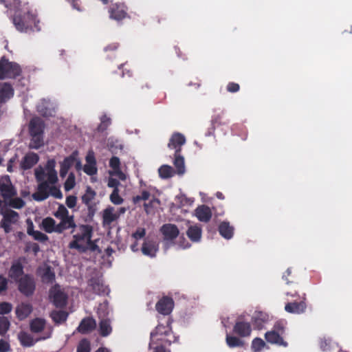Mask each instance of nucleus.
I'll list each match as a JSON object with an SVG mask.
<instances>
[{"label":"nucleus","mask_w":352,"mask_h":352,"mask_svg":"<svg viewBox=\"0 0 352 352\" xmlns=\"http://www.w3.org/2000/svg\"><path fill=\"white\" fill-rule=\"evenodd\" d=\"M10 350L9 342L3 339H0V352H9Z\"/></svg>","instance_id":"338daca9"},{"label":"nucleus","mask_w":352,"mask_h":352,"mask_svg":"<svg viewBox=\"0 0 352 352\" xmlns=\"http://www.w3.org/2000/svg\"><path fill=\"white\" fill-rule=\"evenodd\" d=\"M39 157L36 153H32L26 155L21 164V168L28 170L33 167L38 162Z\"/></svg>","instance_id":"7c9ffc66"},{"label":"nucleus","mask_w":352,"mask_h":352,"mask_svg":"<svg viewBox=\"0 0 352 352\" xmlns=\"http://www.w3.org/2000/svg\"><path fill=\"white\" fill-rule=\"evenodd\" d=\"M46 325V321L41 318H36L32 320L30 322V329L31 332L38 333L42 332Z\"/></svg>","instance_id":"473e14b6"},{"label":"nucleus","mask_w":352,"mask_h":352,"mask_svg":"<svg viewBox=\"0 0 352 352\" xmlns=\"http://www.w3.org/2000/svg\"><path fill=\"white\" fill-rule=\"evenodd\" d=\"M229 122H229L228 119L224 118L223 113L222 114L219 113L217 115H214L211 120L212 126L210 129H209V131L207 135H210L211 134H213L214 131L215 130V128L217 126H219L221 125H226V124H228Z\"/></svg>","instance_id":"c85d7f7f"},{"label":"nucleus","mask_w":352,"mask_h":352,"mask_svg":"<svg viewBox=\"0 0 352 352\" xmlns=\"http://www.w3.org/2000/svg\"><path fill=\"white\" fill-rule=\"evenodd\" d=\"M88 285L91 288L94 293L98 295H104L109 293V289L106 287L102 279L99 277H92L88 281Z\"/></svg>","instance_id":"6ab92c4d"},{"label":"nucleus","mask_w":352,"mask_h":352,"mask_svg":"<svg viewBox=\"0 0 352 352\" xmlns=\"http://www.w3.org/2000/svg\"><path fill=\"white\" fill-rule=\"evenodd\" d=\"M0 192L5 199L11 198L16 195V190L9 177L7 176L0 179Z\"/></svg>","instance_id":"a211bd4d"},{"label":"nucleus","mask_w":352,"mask_h":352,"mask_svg":"<svg viewBox=\"0 0 352 352\" xmlns=\"http://www.w3.org/2000/svg\"><path fill=\"white\" fill-rule=\"evenodd\" d=\"M54 216L58 219H67L70 218L68 210L63 204L59 205L57 210L54 213Z\"/></svg>","instance_id":"a18cd8bd"},{"label":"nucleus","mask_w":352,"mask_h":352,"mask_svg":"<svg viewBox=\"0 0 352 352\" xmlns=\"http://www.w3.org/2000/svg\"><path fill=\"white\" fill-rule=\"evenodd\" d=\"M160 232L164 236V240L170 242H173L179 235L177 226L172 223L164 224L160 228Z\"/></svg>","instance_id":"ddd939ff"},{"label":"nucleus","mask_w":352,"mask_h":352,"mask_svg":"<svg viewBox=\"0 0 352 352\" xmlns=\"http://www.w3.org/2000/svg\"><path fill=\"white\" fill-rule=\"evenodd\" d=\"M268 320V315L263 311H255L252 317V322L255 329H263L264 324Z\"/></svg>","instance_id":"a878e982"},{"label":"nucleus","mask_w":352,"mask_h":352,"mask_svg":"<svg viewBox=\"0 0 352 352\" xmlns=\"http://www.w3.org/2000/svg\"><path fill=\"white\" fill-rule=\"evenodd\" d=\"M8 279L3 275H0V294L8 289Z\"/></svg>","instance_id":"69168bd1"},{"label":"nucleus","mask_w":352,"mask_h":352,"mask_svg":"<svg viewBox=\"0 0 352 352\" xmlns=\"http://www.w3.org/2000/svg\"><path fill=\"white\" fill-rule=\"evenodd\" d=\"M75 184V175L73 173H70L64 184V188L65 191H69L74 188Z\"/></svg>","instance_id":"3c124183"},{"label":"nucleus","mask_w":352,"mask_h":352,"mask_svg":"<svg viewBox=\"0 0 352 352\" xmlns=\"http://www.w3.org/2000/svg\"><path fill=\"white\" fill-rule=\"evenodd\" d=\"M32 306L30 304L22 303L17 306L16 309V314L17 318L20 320H24L32 312Z\"/></svg>","instance_id":"72a5a7b5"},{"label":"nucleus","mask_w":352,"mask_h":352,"mask_svg":"<svg viewBox=\"0 0 352 352\" xmlns=\"http://www.w3.org/2000/svg\"><path fill=\"white\" fill-rule=\"evenodd\" d=\"M48 192L49 196L52 195L56 199H61L63 197V194L60 188L54 186V184H52V186L49 185Z\"/></svg>","instance_id":"5fc2aeb1"},{"label":"nucleus","mask_w":352,"mask_h":352,"mask_svg":"<svg viewBox=\"0 0 352 352\" xmlns=\"http://www.w3.org/2000/svg\"><path fill=\"white\" fill-rule=\"evenodd\" d=\"M54 167H55V161L54 160H49L45 166V169L47 170L48 182L51 184H55L58 182L57 173H56Z\"/></svg>","instance_id":"2f4dec72"},{"label":"nucleus","mask_w":352,"mask_h":352,"mask_svg":"<svg viewBox=\"0 0 352 352\" xmlns=\"http://www.w3.org/2000/svg\"><path fill=\"white\" fill-rule=\"evenodd\" d=\"M96 195V192L90 186H87L85 193L82 196V203L85 204H90Z\"/></svg>","instance_id":"c03bdc74"},{"label":"nucleus","mask_w":352,"mask_h":352,"mask_svg":"<svg viewBox=\"0 0 352 352\" xmlns=\"http://www.w3.org/2000/svg\"><path fill=\"white\" fill-rule=\"evenodd\" d=\"M109 166L116 173L123 175V173L120 170V161L118 157L113 156L110 159Z\"/></svg>","instance_id":"8fccbe9b"},{"label":"nucleus","mask_w":352,"mask_h":352,"mask_svg":"<svg viewBox=\"0 0 352 352\" xmlns=\"http://www.w3.org/2000/svg\"><path fill=\"white\" fill-rule=\"evenodd\" d=\"M10 206L14 208L20 209L25 206V201L19 197H16L10 199Z\"/></svg>","instance_id":"6e6d98bb"},{"label":"nucleus","mask_w":352,"mask_h":352,"mask_svg":"<svg viewBox=\"0 0 352 352\" xmlns=\"http://www.w3.org/2000/svg\"><path fill=\"white\" fill-rule=\"evenodd\" d=\"M174 300L168 296H164L160 298L155 305L157 311L163 315L168 316L174 308Z\"/></svg>","instance_id":"f8f14e48"},{"label":"nucleus","mask_w":352,"mask_h":352,"mask_svg":"<svg viewBox=\"0 0 352 352\" xmlns=\"http://www.w3.org/2000/svg\"><path fill=\"white\" fill-rule=\"evenodd\" d=\"M186 234L188 237L193 242H197L201 237V228L198 226H190Z\"/></svg>","instance_id":"c9c22d12"},{"label":"nucleus","mask_w":352,"mask_h":352,"mask_svg":"<svg viewBox=\"0 0 352 352\" xmlns=\"http://www.w3.org/2000/svg\"><path fill=\"white\" fill-rule=\"evenodd\" d=\"M77 197L74 195H69L66 197L65 204L69 208H73L76 206Z\"/></svg>","instance_id":"680f3d73"},{"label":"nucleus","mask_w":352,"mask_h":352,"mask_svg":"<svg viewBox=\"0 0 352 352\" xmlns=\"http://www.w3.org/2000/svg\"><path fill=\"white\" fill-rule=\"evenodd\" d=\"M111 119L109 117H107L106 115H103L100 118V123L97 127V131L98 132L104 131L105 130H107V129L111 124Z\"/></svg>","instance_id":"de8ad7c7"},{"label":"nucleus","mask_w":352,"mask_h":352,"mask_svg":"<svg viewBox=\"0 0 352 352\" xmlns=\"http://www.w3.org/2000/svg\"><path fill=\"white\" fill-rule=\"evenodd\" d=\"M32 236L34 240L41 243H44L48 240L47 235L38 230H36Z\"/></svg>","instance_id":"13d9d810"},{"label":"nucleus","mask_w":352,"mask_h":352,"mask_svg":"<svg viewBox=\"0 0 352 352\" xmlns=\"http://www.w3.org/2000/svg\"><path fill=\"white\" fill-rule=\"evenodd\" d=\"M96 328V321L91 317L84 318L80 322L77 331L82 334H87Z\"/></svg>","instance_id":"aec40b11"},{"label":"nucleus","mask_w":352,"mask_h":352,"mask_svg":"<svg viewBox=\"0 0 352 352\" xmlns=\"http://www.w3.org/2000/svg\"><path fill=\"white\" fill-rule=\"evenodd\" d=\"M38 272L43 283L49 284L54 281L55 273L50 266L47 265L43 268H39Z\"/></svg>","instance_id":"b1692460"},{"label":"nucleus","mask_w":352,"mask_h":352,"mask_svg":"<svg viewBox=\"0 0 352 352\" xmlns=\"http://www.w3.org/2000/svg\"><path fill=\"white\" fill-rule=\"evenodd\" d=\"M14 95L12 86L8 82L0 83V103L6 102Z\"/></svg>","instance_id":"393cba45"},{"label":"nucleus","mask_w":352,"mask_h":352,"mask_svg":"<svg viewBox=\"0 0 352 352\" xmlns=\"http://www.w3.org/2000/svg\"><path fill=\"white\" fill-rule=\"evenodd\" d=\"M50 316L53 321L56 324H60L65 322L68 317V313L65 311H54Z\"/></svg>","instance_id":"58836bf2"},{"label":"nucleus","mask_w":352,"mask_h":352,"mask_svg":"<svg viewBox=\"0 0 352 352\" xmlns=\"http://www.w3.org/2000/svg\"><path fill=\"white\" fill-rule=\"evenodd\" d=\"M155 203L160 204V200L158 199L153 197L148 203L144 204V211L146 214L151 213V208H153V205Z\"/></svg>","instance_id":"bf43d9fd"},{"label":"nucleus","mask_w":352,"mask_h":352,"mask_svg":"<svg viewBox=\"0 0 352 352\" xmlns=\"http://www.w3.org/2000/svg\"><path fill=\"white\" fill-rule=\"evenodd\" d=\"M240 89V86L238 83L230 82L226 87V90L230 93H236Z\"/></svg>","instance_id":"e2e57ef3"},{"label":"nucleus","mask_w":352,"mask_h":352,"mask_svg":"<svg viewBox=\"0 0 352 352\" xmlns=\"http://www.w3.org/2000/svg\"><path fill=\"white\" fill-rule=\"evenodd\" d=\"M76 233L73 235L74 240L69 243V248L76 249L79 252H86L88 248L86 245L80 244V241H86L87 243H92L93 228L90 225H79L75 228Z\"/></svg>","instance_id":"f03ea898"},{"label":"nucleus","mask_w":352,"mask_h":352,"mask_svg":"<svg viewBox=\"0 0 352 352\" xmlns=\"http://www.w3.org/2000/svg\"><path fill=\"white\" fill-rule=\"evenodd\" d=\"M12 22L17 30L27 32L32 29V25L36 23V15L30 9L28 5H24L15 10L12 17Z\"/></svg>","instance_id":"f257e3e1"},{"label":"nucleus","mask_w":352,"mask_h":352,"mask_svg":"<svg viewBox=\"0 0 352 352\" xmlns=\"http://www.w3.org/2000/svg\"><path fill=\"white\" fill-rule=\"evenodd\" d=\"M233 332L242 338L248 337L252 332L251 324L249 322L243 321L241 317H239L233 327Z\"/></svg>","instance_id":"2eb2a0df"},{"label":"nucleus","mask_w":352,"mask_h":352,"mask_svg":"<svg viewBox=\"0 0 352 352\" xmlns=\"http://www.w3.org/2000/svg\"><path fill=\"white\" fill-rule=\"evenodd\" d=\"M3 219L0 223V226L4 230L6 233L12 231V224H16L19 219V214L17 212L8 209L2 212Z\"/></svg>","instance_id":"1a4fd4ad"},{"label":"nucleus","mask_w":352,"mask_h":352,"mask_svg":"<svg viewBox=\"0 0 352 352\" xmlns=\"http://www.w3.org/2000/svg\"><path fill=\"white\" fill-rule=\"evenodd\" d=\"M195 216L201 222L208 223L212 218V211L206 205L199 206L195 209Z\"/></svg>","instance_id":"5701e85b"},{"label":"nucleus","mask_w":352,"mask_h":352,"mask_svg":"<svg viewBox=\"0 0 352 352\" xmlns=\"http://www.w3.org/2000/svg\"><path fill=\"white\" fill-rule=\"evenodd\" d=\"M35 178L38 182L37 191L32 194V198L37 201H42L49 197V184L47 171L42 168L35 170Z\"/></svg>","instance_id":"20e7f679"},{"label":"nucleus","mask_w":352,"mask_h":352,"mask_svg":"<svg viewBox=\"0 0 352 352\" xmlns=\"http://www.w3.org/2000/svg\"><path fill=\"white\" fill-rule=\"evenodd\" d=\"M49 296L56 307L63 308L67 304V296L60 290L58 285H54L50 289Z\"/></svg>","instance_id":"9b49d317"},{"label":"nucleus","mask_w":352,"mask_h":352,"mask_svg":"<svg viewBox=\"0 0 352 352\" xmlns=\"http://www.w3.org/2000/svg\"><path fill=\"white\" fill-rule=\"evenodd\" d=\"M172 333L170 322L169 320L167 321V324L166 326L162 324H159L155 327V329L151 333V342L150 345L153 344L155 340H161L167 343L168 345L170 344L171 341L168 339H165L163 336H168Z\"/></svg>","instance_id":"6e6552de"},{"label":"nucleus","mask_w":352,"mask_h":352,"mask_svg":"<svg viewBox=\"0 0 352 352\" xmlns=\"http://www.w3.org/2000/svg\"><path fill=\"white\" fill-rule=\"evenodd\" d=\"M110 18L116 21L124 19L126 15V8L124 3H113L109 10Z\"/></svg>","instance_id":"f3484780"},{"label":"nucleus","mask_w":352,"mask_h":352,"mask_svg":"<svg viewBox=\"0 0 352 352\" xmlns=\"http://www.w3.org/2000/svg\"><path fill=\"white\" fill-rule=\"evenodd\" d=\"M23 261L24 258H19L12 263L8 272V278L11 281L16 283L23 275L26 274L24 272Z\"/></svg>","instance_id":"9d476101"},{"label":"nucleus","mask_w":352,"mask_h":352,"mask_svg":"<svg viewBox=\"0 0 352 352\" xmlns=\"http://www.w3.org/2000/svg\"><path fill=\"white\" fill-rule=\"evenodd\" d=\"M265 345V342L259 338H256L252 340V349L254 352L260 351Z\"/></svg>","instance_id":"603ef678"},{"label":"nucleus","mask_w":352,"mask_h":352,"mask_svg":"<svg viewBox=\"0 0 352 352\" xmlns=\"http://www.w3.org/2000/svg\"><path fill=\"white\" fill-rule=\"evenodd\" d=\"M43 227L46 232H56V224L55 220L52 217H47L43 220Z\"/></svg>","instance_id":"ea45409f"},{"label":"nucleus","mask_w":352,"mask_h":352,"mask_svg":"<svg viewBox=\"0 0 352 352\" xmlns=\"http://www.w3.org/2000/svg\"><path fill=\"white\" fill-rule=\"evenodd\" d=\"M50 337V333L47 336L43 337V338H39L34 340L32 336L25 331H21L18 335V339L20 342V344L24 347H31L34 346L37 341L41 340V339L45 340L49 338Z\"/></svg>","instance_id":"412c9836"},{"label":"nucleus","mask_w":352,"mask_h":352,"mask_svg":"<svg viewBox=\"0 0 352 352\" xmlns=\"http://www.w3.org/2000/svg\"><path fill=\"white\" fill-rule=\"evenodd\" d=\"M158 250V245L153 241H146L143 243L142 252L144 255L155 257Z\"/></svg>","instance_id":"bb28decb"},{"label":"nucleus","mask_w":352,"mask_h":352,"mask_svg":"<svg viewBox=\"0 0 352 352\" xmlns=\"http://www.w3.org/2000/svg\"><path fill=\"white\" fill-rule=\"evenodd\" d=\"M120 217V214L113 212V208L109 207L104 210L102 214V223L109 226Z\"/></svg>","instance_id":"c756f323"},{"label":"nucleus","mask_w":352,"mask_h":352,"mask_svg":"<svg viewBox=\"0 0 352 352\" xmlns=\"http://www.w3.org/2000/svg\"><path fill=\"white\" fill-rule=\"evenodd\" d=\"M21 69L20 66L13 62H10L5 57L0 60V79L15 78L20 76Z\"/></svg>","instance_id":"423d86ee"},{"label":"nucleus","mask_w":352,"mask_h":352,"mask_svg":"<svg viewBox=\"0 0 352 352\" xmlns=\"http://www.w3.org/2000/svg\"><path fill=\"white\" fill-rule=\"evenodd\" d=\"M151 197V193L147 190H142L140 195L133 197L132 201L134 204H140L142 201H146Z\"/></svg>","instance_id":"49530a36"},{"label":"nucleus","mask_w":352,"mask_h":352,"mask_svg":"<svg viewBox=\"0 0 352 352\" xmlns=\"http://www.w3.org/2000/svg\"><path fill=\"white\" fill-rule=\"evenodd\" d=\"M306 298L304 294L299 302L294 301L287 303L285 305V310L287 313L293 314H302L307 309Z\"/></svg>","instance_id":"4468645a"},{"label":"nucleus","mask_w":352,"mask_h":352,"mask_svg":"<svg viewBox=\"0 0 352 352\" xmlns=\"http://www.w3.org/2000/svg\"><path fill=\"white\" fill-rule=\"evenodd\" d=\"M15 283L19 292L26 297L32 296L36 290V281L32 274L23 275Z\"/></svg>","instance_id":"0eeeda50"},{"label":"nucleus","mask_w":352,"mask_h":352,"mask_svg":"<svg viewBox=\"0 0 352 352\" xmlns=\"http://www.w3.org/2000/svg\"><path fill=\"white\" fill-rule=\"evenodd\" d=\"M90 342L86 338L82 339L77 346V352H90Z\"/></svg>","instance_id":"09e8293b"},{"label":"nucleus","mask_w":352,"mask_h":352,"mask_svg":"<svg viewBox=\"0 0 352 352\" xmlns=\"http://www.w3.org/2000/svg\"><path fill=\"white\" fill-rule=\"evenodd\" d=\"M12 309V306L10 302H3L0 303V315L9 314Z\"/></svg>","instance_id":"4d7b16f0"},{"label":"nucleus","mask_w":352,"mask_h":352,"mask_svg":"<svg viewBox=\"0 0 352 352\" xmlns=\"http://www.w3.org/2000/svg\"><path fill=\"white\" fill-rule=\"evenodd\" d=\"M112 327L111 326V321L109 319H102L99 322V333L102 337H107L111 334Z\"/></svg>","instance_id":"e433bc0d"},{"label":"nucleus","mask_w":352,"mask_h":352,"mask_svg":"<svg viewBox=\"0 0 352 352\" xmlns=\"http://www.w3.org/2000/svg\"><path fill=\"white\" fill-rule=\"evenodd\" d=\"M45 123L42 119L36 117L31 119L29 124L30 134L32 137L30 147L38 149L43 144V132Z\"/></svg>","instance_id":"7ed1b4c3"},{"label":"nucleus","mask_w":352,"mask_h":352,"mask_svg":"<svg viewBox=\"0 0 352 352\" xmlns=\"http://www.w3.org/2000/svg\"><path fill=\"white\" fill-rule=\"evenodd\" d=\"M160 177L163 179L170 178L173 176V168L168 165H162L158 170Z\"/></svg>","instance_id":"79ce46f5"},{"label":"nucleus","mask_w":352,"mask_h":352,"mask_svg":"<svg viewBox=\"0 0 352 352\" xmlns=\"http://www.w3.org/2000/svg\"><path fill=\"white\" fill-rule=\"evenodd\" d=\"M227 345L230 348L241 347L243 346V342L236 336H232L227 334L226 338Z\"/></svg>","instance_id":"a19ab883"},{"label":"nucleus","mask_w":352,"mask_h":352,"mask_svg":"<svg viewBox=\"0 0 352 352\" xmlns=\"http://www.w3.org/2000/svg\"><path fill=\"white\" fill-rule=\"evenodd\" d=\"M146 234V230L143 228H138L135 232L132 234V237L136 240L143 238Z\"/></svg>","instance_id":"0e129e2a"},{"label":"nucleus","mask_w":352,"mask_h":352,"mask_svg":"<svg viewBox=\"0 0 352 352\" xmlns=\"http://www.w3.org/2000/svg\"><path fill=\"white\" fill-rule=\"evenodd\" d=\"M10 327V322L8 317L0 316V336H4Z\"/></svg>","instance_id":"37998d69"},{"label":"nucleus","mask_w":352,"mask_h":352,"mask_svg":"<svg viewBox=\"0 0 352 352\" xmlns=\"http://www.w3.org/2000/svg\"><path fill=\"white\" fill-rule=\"evenodd\" d=\"M173 164L177 169L179 175H182L185 172L184 158L181 153H174Z\"/></svg>","instance_id":"4c0bfd02"},{"label":"nucleus","mask_w":352,"mask_h":352,"mask_svg":"<svg viewBox=\"0 0 352 352\" xmlns=\"http://www.w3.org/2000/svg\"><path fill=\"white\" fill-rule=\"evenodd\" d=\"M186 143L184 135L180 133H174L168 143V148L173 149L174 153H181L182 146Z\"/></svg>","instance_id":"dca6fc26"},{"label":"nucleus","mask_w":352,"mask_h":352,"mask_svg":"<svg viewBox=\"0 0 352 352\" xmlns=\"http://www.w3.org/2000/svg\"><path fill=\"white\" fill-rule=\"evenodd\" d=\"M87 206L88 210V217L89 218H92L96 212V208L95 204H92L91 203L89 204H85Z\"/></svg>","instance_id":"774afa93"},{"label":"nucleus","mask_w":352,"mask_h":352,"mask_svg":"<svg viewBox=\"0 0 352 352\" xmlns=\"http://www.w3.org/2000/svg\"><path fill=\"white\" fill-rule=\"evenodd\" d=\"M75 162V158L70 155L69 157H65L63 161L60 163V176L61 177H65L69 168L73 166Z\"/></svg>","instance_id":"f704fd0d"},{"label":"nucleus","mask_w":352,"mask_h":352,"mask_svg":"<svg viewBox=\"0 0 352 352\" xmlns=\"http://www.w3.org/2000/svg\"><path fill=\"white\" fill-rule=\"evenodd\" d=\"M83 170L88 175H94L97 173V168L96 164H85Z\"/></svg>","instance_id":"052dcab7"},{"label":"nucleus","mask_w":352,"mask_h":352,"mask_svg":"<svg viewBox=\"0 0 352 352\" xmlns=\"http://www.w3.org/2000/svg\"><path fill=\"white\" fill-rule=\"evenodd\" d=\"M285 326L281 322L275 323L273 329L267 331L265 334V338L267 342L278 346L287 347L288 343L284 340L283 336L285 333Z\"/></svg>","instance_id":"39448f33"},{"label":"nucleus","mask_w":352,"mask_h":352,"mask_svg":"<svg viewBox=\"0 0 352 352\" xmlns=\"http://www.w3.org/2000/svg\"><path fill=\"white\" fill-rule=\"evenodd\" d=\"M110 200L113 204L116 205L121 204L124 201V199L119 195L118 189L113 190V192L110 195Z\"/></svg>","instance_id":"864d4df0"},{"label":"nucleus","mask_w":352,"mask_h":352,"mask_svg":"<svg viewBox=\"0 0 352 352\" xmlns=\"http://www.w3.org/2000/svg\"><path fill=\"white\" fill-rule=\"evenodd\" d=\"M60 223L56 224V233L61 234L65 230L72 228V233L75 232L76 224L74 221V215H71L70 218L59 219Z\"/></svg>","instance_id":"4be33fe9"},{"label":"nucleus","mask_w":352,"mask_h":352,"mask_svg":"<svg viewBox=\"0 0 352 352\" xmlns=\"http://www.w3.org/2000/svg\"><path fill=\"white\" fill-rule=\"evenodd\" d=\"M234 228L228 221H222L218 227L220 235L226 239H230L234 235Z\"/></svg>","instance_id":"cd10ccee"}]
</instances>
